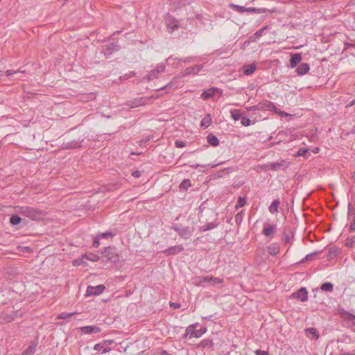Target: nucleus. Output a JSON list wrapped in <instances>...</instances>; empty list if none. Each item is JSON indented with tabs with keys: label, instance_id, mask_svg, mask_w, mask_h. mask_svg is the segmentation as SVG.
Segmentation results:
<instances>
[{
	"label": "nucleus",
	"instance_id": "nucleus-1",
	"mask_svg": "<svg viewBox=\"0 0 355 355\" xmlns=\"http://www.w3.org/2000/svg\"><path fill=\"white\" fill-rule=\"evenodd\" d=\"M17 212L31 220H40L44 216L42 210L29 206L17 207Z\"/></svg>",
	"mask_w": 355,
	"mask_h": 355
},
{
	"label": "nucleus",
	"instance_id": "nucleus-2",
	"mask_svg": "<svg viewBox=\"0 0 355 355\" xmlns=\"http://www.w3.org/2000/svg\"><path fill=\"white\" fill-rule=\"evenodd\" d=\"M101 257L103 262L121 263L122 261L121 257L117 253L116 250L111 247L105 248Z\"/></svg>",
	"mask_w": 355,
	"mask_h": 355
},
{
	"label": "nucleus",
	"instance_id": "nucleus-3",
	"mask_svg": "<svg viewBox=\"0 0 355 355\" xmlns=\"http://www.w3.org/2000/svg\"><path fill=\"white\" fill-rule=\"evenodd\" d=\"M336 314L340 316L347 327H352L355 325V315L346 311L343 307L338 306L336 309Z\"/></svg>",
	"mask_w": 355,
	"mask_h": 355
},
{
	"label": "nucleus",
	"instance_id": "nucleus-4",
	"mask_svg": "<svg viewBox=\"0 0 355 355\" xmlns=\"http://www.w3.org/2000/svg\"><path fill=\"white\" fill-rule=\"evenodd\" d=\"M198 324L189 326L186 329V333L184 335V337L187 338L189 336V338L201 337L207 331V328L200 327L199 329H198Z\"/></svg>",
	"mask_w": 355,
	"mask_h": 355
},
{
	"label": "nucleus",
	"instance_id": "nucleus-5",
	"mask_svg": "<svg viewBox=\"0 0 355 355\" xmlns=\"http://www.w3.org/2000/svg\"><path fill=\"white\" fill-rule=\"evenodd\" d=\"M158 96H143L130 100L127 102V105L131 108H135L139 106H143L148 103L153 98H157Z\"/></svg>",
	"mask_w": 355,
	"mask_h": 355
},
{
	"label": "nucleus",
	"instance_id": "nucleus-6",
	"mask_svg": "<svg viewBox=\"0 0 355 355\" xmlns=\"http://www.w3.org/2000/svg\"><path fill=\"white\" fill-rule=\"evenodd\" d=\"M165 70V65L162 63L157 64L155 69H152L148 74L144 78V80L150 81L157 78Z\"/></svg>",
	"mask_w": 355,
	"mask_h": 355
},
{
	"label": "nucleus",
	"instance_id": "nucleus-7",
	"mask_svg": "<svg viewBox=\"0 0 355 355\" xmlns=\"http://www.w3.org/2000/svg\"><path fill=\"white\" fill-rule=\"evenodd\" d=\"M231 6L234 8V10L243 13L245 12H254L258 14L264 13L266 10L265 8H245L241 6L231 4Z\"/></svg>",
	"mask_w": 355,
	"mask_h": 355
},
{
	"label": "nucleus",
	"instance_id": "nucleus-8",
	"mask_svg": "<svg viewBox=\"0 0 355 355\" xmlns=\"http://www.w3.org/2000/svg\"><path fill=\"white\" fill-rule=\"evenodd\" d=\"M277 230V226L276 224H268L264 223L262 230V234L270 239L274 237V235Z\"/></svg>",
	"mask_w": 355,
	"mask_h": 355
},
{
	"label": "nucleus",
	"instance_id": "nucleus-9",
	"mask_svg": "<svg viewBox=\"0 0 355 355\" xmlns=\"http://www.w3.org/2000/svg\"><path fill=\"white\" fill-rule=\"evenodd\" d=\"M202 69V65L200 64H195L193 66H190L185 69L183 71H182L181 75L180 76L184 77L190 75H196Z\"/></svg>",
	"mask_w": 355,
	"mask_h": 355
},
{
	"label": "nucleus",
	"instance_id": "nucleus-10",
	"mask_svg": "<svg viewBox=\"0 0 355 355\" xmlns=\"http://www.w3.org/2000/svg\"><path fill=\"white\" fill-rule=\"evenodd\" d=\"M291 297L304 302L308 300V292L305 288L302 287L297 291L293 293L291 295Z\"/></svg>",
	"mask_w": 355,
	"mask_h": 355
},
{
	"label": "nucleus",
	"instance_id": "nucleus-11",
	"mask_svg": "<svg viewBox=\"0 0 355 355\" xmlns=\"http://www.w3.org/2000/svg\"><path fill=\"white\" fill-rule=\"evenodd\" d=\"M105 289V287L104 285L100 284L96 286H89L87 288L86 291V296H92V295H98L101 294L104 290Z\"/></svg>",
	"mask_w": 355,
	"mask_h": 355
},
{
	"label": "nucleus",
	"instance_id": "nucleus-12",
	"mask_svg": "<svg viewBox=\"0 0 355 355\" xmlns=\"http://www.w3.org/2000/svg\"><path fill=\"white\" fill-rule=\"evenodd\" d=\"M288 166L285 160H281L280 162H270L266 164V167L272 171L284 170Z\"/></svg>",
	"mask_w": 355,
	"mask_h": 355
},
{
	"label": "nucleus",
	"instance_id": "nucleus-13",
	"mask_svg": "<svg viewBox=\"0 0 355 355\" xmlns=\"http://www.w3.org/2000/svg\"><path fill=\"white\" fill-rule=\"evenodd\" d=\"M165 23L168 33H173L178 28V21L171 15L166 17Z\"/></svg>",
	"mask_w": 355,
	"mask_h": 355
},
{
	"label": "nucleus",
	"instance_id": "nucleus-14",
	"mask_svg": "<svg viewBox=\"0 0 355 355\" xmlns=\"http://www.w3.org/2000/svg\"><path fill=\"white\" fill-rule=\"evenodd\" d=\"M80 331L85 334H97L101 331V329L95 325L81 327Z\"/></svg>",
	"mask_w": 355,
	"mask_h": 355
},
{
	"label": "nucleus",
	"instance_id": "nucleus-15",
	"mask_svg": "<svg viewBox=\"0 0 355 355\" xmlns=\"http://www.w3.org/2000/svg\"><path fill=\"white\" fill-rule=\"evenodd\" d=\"M83 139H78L77 140H73L71 141L66 142L63 144V148L67 149H74L82 146Z\"/></svg>",
	"mask_w": 355,
	"mask_h": 355
},
{
	"label": "nucleus",
	"instance_id": "nucleus-16",
	"mask_svg": "<svg viewBox=\"0 0 355 355\" xmlns=\"http://www.w3.org/2000/svg\"><path fill=\"white\" fill-rule=\"evenodd\" d=\"M193 232V228L192 227L179 228V236L187 240L191 236Z\"/></svg>",
	"mask_w": 355,
	"mask_h": 355
},
{
	"label": "nucleus",
	"instance_id": "nucleus-17",
	"mask_svg": "<svg viewBox=\"0 0 355 355\" xmlns=\"http://www.w3.org/2000/svg\"><path fill=\"white\" fill-rule=\"evenodd\" d=\"M16 317V313L12 311L11 313H2L0 315V322L7 323L12 321Z\"/></svg>",
	"mask_w": 355,
	"mask_h": 355
},
{
	"label": "nucleus",
	"instance_id": "nucleus-18",
	"mask_svg": "<svg viewBox=\"0 0 355 355\" xmlns=\"http://www.w3.org/2000/svg\"><path fill=\"white\" fill-rule=\"evenodd\" d=\"M117 50H119V46L115 43H111L103 49V53L107 58L112 54L113 52Z\"/></svg>",
	"mask_w": 355,
	"mask_h": 355
},
{
	"label": "nucleus",
	"instance_id": "nucleus-19",
	"mask_svg": "<svg viewBox=\"0 0 355 355\" xmlns=\"http://www.w3.org/2000/svg\"><path fill=\"white\" fill-rule=\"evenodd\" d=\"M217 91L218 88L211 87L208 89L203 91V92L201 94V97L203 99H209L210 98L214 97L216 95Z\"/></svg>",
	"mask_w": 355,
	"mask_h": 355
},
{
	"label": "nucleus",
	"instance_id": "nucleus-20",
	"mask_svg": "<svg viewBox=\"0 0 355 355\" xmlns=\"http://www.w3.org/2000/svg\"><path fill=\"white\" fill-rule=\"evenodd\" d=\"M301 60H302V54L301 53H297L293 54L291 55V58L290 60V67L294 68V67H297V65L298 64H300Z\"/></svg>",
	"mask_w": 355,
	"mask_h": 355
},
{
	"label": "nucleus",
	"instance_id": "nucleus-21",
	"mask_svg": "<svg viewBox=\"0 0 355 355\" xmlns=\"http://www.w3.org/2000/svg\"><path fill=\"white\" fill-rule=\"evenodd\" d=\"M306 335L313 340H318L319 334L318 330L314 327H310L305 329Z\"/></svg>",
	"mask_w": 355,
	"mask_h": 355
},
{
	"label": "nucleus",
	"instance_id": "nucleus-22",
	"mask_svg": "<svg viewBox=\"0 0 355 355\" xmlns=\"http://www.w3.org/2000/svg\"><path fill=\"white\" fill-rule=\"evenodd\" d=\"M310 67L307 63L300 64L296 69V72L299 76H303L309 72Z\"/></svg>",
	"mask_w": 355,
	"mask_h": 355
},
{
	"label": "nucleus",
	"instance_id": "nucleus-23",
	"mask_svg": "<svg viewBox=\"0 0 355 355\" xmlns=\"http://www.w3.org/2000/svg\"><path fill=\"white\" fill-rule=\"evenodd\" d=\"M280 205V200L279 198L275 199L268 207V210L270 214H275L279 211V206Z\"/></svg>",
	"mask_w": 355,
	"mask_h": 355
},
{
	"label": "nucleus",
	"instance_id": "nucleus-24",
	"mask_svg": "<svg viewBox=\"0 0 355 355\" xmlns=\"http://www.w3.org/2000/svg\"><path fill=\"white\" fill-rule=\"evenodd\" d=\"M279 245L278 243H274L268 247V251L271 256H275L279 252Z\"/></svg>",
	"mask_w": 355,
	"mask_h": 355
},
{
	"label": "nucleus",
	"instance_id": "nucleus-25",
	"mask_svg": "<svg viewBox=\"0 0 355 355\" xmlns=\"http://www.w3.org/2000/svg\"><path fill=\"white\" fill-rule=\"evenodd\" d=\"M207 141L210 145L213 146H217L219 144L218 137L212 133H210L207 135Z\"/></svg>",
	"mask_w": 355,
	"mask_h": 355
},
{
	"label": "nucleus",
	"instance_id": "nucleus-26",
	"mask_svg": "<svg viewBox=\"0 0 355 355\" xmlns=\"http://www.w3.org/2000/svg\"><path fill=\"white\" fill-rule=\"evenodd\" d=\"M256 64L255 63H252L251 64L244 66L243 67V73L246 76H250L256 70Z\"/></svg>",
	"mask_w": 355,
	"mask_h": 355
},
{
	"label": "nucleus",
	"instance_id": "nucleus-27",
	"mask_svg": "<svg viewBox=\"0 0 355 355\" xmlns=\"http://www.w3.org/2000/svg\"><path fill=\"white\" fill-rule=\"evenodd\" d=\"M212 119L210 114H207L205 117H204L201 122L200 126L204 128H207L211 123Z\"/></svg>",
	"mask_w": 355,
	"mask_h": 355
},
{
	"label": "nucleus",
	"instance_id": "nucleus-28",
	"mask_svg": "<svg viewBox=\"0 0 355 355\" xmlns=\"http://www.w3.org/2000/svg\"><path fill=\"white\" fill-rule=\"evenodd\" d=\"M37 344L33 343L28 347V348L21 355H33L35 352Z\"/></svg>",
	"mask_w": 355,
	"mask_h": 355
},
{
	"label": "nucleus",
	"instance_id": "nucleus-29",
	"mask_svg": "<svg viewBox=\"0 0 355 355\" xmlns=\"http://www.w3.org/2000/svg\"><path fill=\"white\" fill-rule=\"evenodd\" d=\"M191 187V180L189 179H185L179 185V189L187 191L189 187Z\"/></svg>",
	"mask_w": 355,
	"mask_h": 355
},
{
	"label": "nucleus",
	"instance_id": "nucleus-30",
	"mask_svg": "<svg viewBox=\"0 0 355 355\" xmlns=\"http://www.w3.org/2000/svg\"><path fill=\"white\" fill-rule=\"evenodd\" d=\"M217 226H218V223H207L206 225H202L200 227V230L202 231V232H206V231H208V230H213L215 227H216Z\"/></svg>",
	"mask_w": 355,
	"mask_h": 355
},
{
	"label": "nucleus",
	"instance_id": "nucleus-31",
	"mask_svg": "<svg viewBox=\"0 0 355 355\" xmlns=\"http://www.w3.org/2000/svg\"><path fill=\"white\" fill-rule=\"evenodd\" d=\"M320 288L323 291L331 292L334 288V285L331 282H325L322 284Z\"/></svg>",
	"mask_w": 355,
	"mask_h": 355
},
{
	"label": "nucleus",
	"instance_id": "nucleus-32",
	"mask_svg": "<svg viewBox=\"0 0 355 355\" xmlns=\"http://www.w3.org/2000/svg\"><path fill=\"white\" fill-rule=\"evenodd\" d=\"M94 349L96 351L102 350V354H105L110 352L111 349L110 347L103 348L102 343H97L94 345Z\"/></svg>",
	"mask_w": 355,
	"mask_h": 355
},
{
	"label": "nucleus",
	"instance_id": "nucleus-33",
	"mask_svg": "<svg viewBox=\"0 0 355 355\" xmlns=\"http://www.w3.org/2000/svg\"><path fill=\"white\" fill-rule=\"evenodd\" d=\"M21 221V218L19 216L14 214L10 218V223L13 225H19Z\"/></svg>",
	"mask_w": 355,
	"mask_h": 355
},
{
	"label": "nucleus",
	"instance_id": "nucleus-34",
	"mask_svg": "<svg viewBox=\"0 0 355 355\" xmlns=\"http://www.w3.org/2000/svg\"><path fill=\"white\" fill-rule=\"evenodd\" d=\"M83 258H85L89 261L95 262L99 260L100 257L97 254H84Z\"/></svg>",
	"mask_w": 355,
	"mask_h": 355
},
{
	"label": "nucleus",
	"instance_id": "nucleus-35",
	"mask_svg": "<svg viewBox=\"0 0 355 355\" xmlns=\"http://www.w3.org/2000/svg\"><path fill=\"white\" fill-rule=\"evenodd\" d=\"M351 216H352V220L349 227V231L353 232H355V209L352 211Z\"/></svg>",
	"mask_w": 355,
	"mask_h": 355
},
{
	"label": "nucleus",
	"instance_id": "nucleus-36",
	"mask_svg": "<svg viewBox=\"0 0 355 355\" xmlns=\"http://www.w3.org/2000/svg\"><path fill=\"white\" fill-rule=\"evenodd\" d=\"M246 203V200L245 198H243L241 196H239L238 198V200L236 202V204L235 205V208L236 209L242 207Z\"/></svg>",
	"mask_w": 355,
	"mask_h": 355
},
{
	"label": "nucleus",
	"instance_id": "nucleus-37",
	"mask_svg": "<svg viewBox=\"0 0 355 355\" xmlns=\"http://www.w3.org/2000/svg\"><path fill=\"white\" fill-rule=\"evenodd\" d=\"M75 314H76V312H72V313L62 312V313H60L58 315L57 318H58V319H67L68 318H70V317L73 316Z\"/></svg>",
	"mask_w": 355,
	"mask_h": 355
},
{
	"label": "nucleus",
	"instance_id": "nucleus-38",
	"mask_svg": "<svg viewBox=\"0 0 355 355\" xmlns=\"http://www.w3.org/2000/svg\"><path fill=\"white\" fill-rule=\"evenodd\" d=\"M223 282V279L218 277H214L210 276L209 283L211 285L220 284Z\"/></svg>",
	"mask_w": 355,
	"mask_h": 355
},
{
	"label": "nucleus",
	"instance_id": "nucleus-39",
	"mask_svg": "<svg viewBox=\"0 0 355 355\" xmlns=\"http://www.w3.org/2000/svg\"><path fill=\"white\" fill-rule=\"evenodd\" d=\"M317 252L310 253L306 255L299 263H302L307 261L313 260V257L316 255Z\"/></svg>",
	"mask_w": 355,
	"mask_h": 355
},
{
	"label": "nucleus",
	"instance_id": "nucleus-40",
	"mask_svg": "<svg viewBox=\"0 0 355 355\" xmlns=\"http://www.w3.org/2000/svg\"><path fill=\"white\" fill-rule=\"evenodd\" d=\"M355 244V237H348L346 239L345 245L347 247L352 248Z\"/></svg>",
	"mask_w": 355,
	"mask_h": 355
},
{
	"label": "nucleus",
	"instance_id": "nucleus-41",
	"mask_svg": "<svg viewBox=\"0 0 355 355\" xmlns=\"http://www.w3.org/2000/svg\"><path fill=\"white\" fill-rule=\"evenodd\" d=\"M231 116H232V118L235 121H238L240 119H241V112L238 110H234V112H232Z\"/></svg>",
	"mask_w": 355,
	"mask_h": 355
},
{
	"label": "nucleus",
	"instance_id": "nucleus-42",
	"mask_svg": "<svg viewBox=\"0 0 355 355\" xmlns=\"http://www.w3.org/2000/svg\"><path fill=\"white\" fill-rule=\"evenodd\" d=\"M309 155V149L305 148H301L298 150L297 153V156L306 157V155Z\"/></svg>",
	"mask_w": 355,
	"mask_h": 355
},
{
	"label": "nucleus",
	"instance_id": "nucleus-43",
	"mask_svg": "<svg viewBox=\"0 0 355 355\" xmlns=\"http://www.w3.org/2000/svg\"><path fill=\"white\" fill-rule=\"evenodd\" d=\"M270 103V101H266L264 103H260L258 104L259 110H270V107H268V103Z\"/></svg>",
	"mask_w": 355,
	"mask_h": 355
},
{
	"label": "nucleus",
	"instance_id": "nucleus-44",
	"mask_svg": "<svg viewBox=\"0 0 355 355\" xmlns=\"http://www.w3.org/2000/svg\"><path fill=\"white\" fill-rule=\"evenodd\" d=\"M241 123L244 126H248L251 124V121L246 116H243L241 119Z\"/></svg>",
	"mask_w": 355,
	"mask_h": 355
},
{
	"label": "nucleus",
	"instance_id": "nucleus-45",
	"mask_svg": "<svg viewBox=\"0 0 355 355\" xmlns=\"http://www.w3.org/2000/svg\"><path fill=\"white\" fill-rule=\"evenodd\" d=\"M268 28V26H263V28H260L259 30L257 31L254 33V36L256 37H261L263 34V32Z\"/></svg>",
	"mask_w": 355,
	"mask_h": 355
},
{
	"label": "nucleus",
	"instance_id": "nucleus-46",
	"mask_svg": "<svg viewBox=\"0 0 355 355\" xmlns=\"http://www.w3.org/2000/svg\"><path fill=\"white\" fill-rule=\"evenodd\" d=\"M210 276H201L199 277V283L200 284H207L209 283Z\"/></svg>",
	"mask_w": 355,
	"mask_h": 355
},
{
	"label": "nucleus",
	"instance_id": "nucleus-47",
	"mask_svg": "<svg viewBox=\"0 0 355 355\" xmlns=\"http://www.w3.org/2000/svg\"><path fill=\"white\" fill-rule=\"evenodd\" d=\"M114 234L111 232H106L98 235L100 238L107 239L108 237H112Z\"/></svg>",
	"mask_w": 355,
	"mask_h": 355
},
{
	"label": "nucleus",
	"instance_id": "nucleus-48",
	"mask_svg": "<svg viewBox=\"0 0 355 355\" xmlns=\"http://www.w3.org/2000/svg\"><path fill=\"white\" fill-rule=\"evenodd\" d=\"M83 263H84V261H83V257L81 259H74L72 262L73 266H79Z\"/></svg>",
	"mask_w": 355,
	"mask_h": 355
},
{
	"label": "nucleus",
	"instance_id": "nucleus-49",
	"mask_svg": "<svg viewBox=\"0 0 355 355\" xmlns=\"http://www.w3.org/2000/svg\"><path fill=\"white\" fill-rule=\"evenodd\" d=\"M268 107H270V110H273L275 113L277 114V112H282L281 110H279V109L277 108V107L275 106V105L273 103H268Z\"/></svg>",
	"mask_w": 355,
	"mask_h": 355
},
{
	"label": "nucleus",
	"instance_id": "nucleus-50",
	"mask_svg": "<svg viewBox=\"0 0 355 355\" xmlns=\"http://www.w3.org/2000/svg\"><path fill=\"white\" fill-rule=\"evenodd\" d=\"M24 73V71H13V70H7L6 71V73L8 76H10L12 74H17V73Z\"/></svg>",
	"mask_w": 355,
	"mask_h": 355
},
{
	"label": "nucleus",
	"instance_id": "nucleus-51",
	"mask_svg": "<svg viewBox=\"0 0 355 355\" xmlns=\"http://www.w3.org/2000/svg\"><path fill=\"white\" fill-rule=\"evenodd\" d=\"M101 239V238H100L98 236H97L94 239V242H93V244H92L93 247H94V248H98V247L99 246V245H100L99 239Z\"/></svg>",
	"mask_w": 355,
	"mask_h": 355
},
{
	"label": "nucleus",
	"instance_id": "nucleus-52",
	"mask_svg": "<svg viewBox=\"0 0 355 355\" xmlns=\"http://www.w3.org/2000/svg\"><path fill=\"white\" fill-rule=\"evenodd\" d=\"M255 354L257 355H270L268 352L263 351V350H261V349L256 350L255 351Z\"/></svg>",
	"mask_w": 355,
	"mask_h": 355
},
{
	"label": "nucleus",
	"instance_id": "nucleus-53",
	"mask_svg": "<svg viewBox=\"0 0 355 355\" xmlns=\"http://www.w3.org/2000/svg\"><path fill=\"white\" fill-rule=\"evenodd\" d=\"M132 175L135 178H139L141 176L140 171H135L132 173Z\"/></svg>",
	"mask_w": 355,
	"mask_h": 355
},
{
	"label": "nucleus",
	"instance_id": "nucleus-54",
	"mask_svg": "<svg viewBox=\"0 0 355 355\" xmlns=\"http://www.w3.org/2000/svg\"><path fill=\"white\" fill-rule=\"evenodd\" d=\"M354 44H351V43H349V42H345L344 43V50H347L348 49L349 47H354Z\"/></svg>",
	"mask_w": 355,
	"mask_h": 355
},
{
	"label": "nucleus",
	"instance_id": "nucleus-55",
	"mask_svg": "<svg viewBox=\"0 0 355 355\" xmlns=\"http://www.w3.org/2000/svg\"><path fill=\"white\" fill-rule=\"evenodd\" d=\"M189 166L193 168H197L198 167H205V165L198 164H190Z\"/></svg>",
	"mask_w": 355,
	"mask_h": 355
},
{
	"label": "nucleus",
	"instance_id": "nucleus-56",
	"mask_svg": "<svg viewBox=\"0 0 355 355\" xmlns=\"http://www.w3.org/2000/svg\"><path fill=\"white\" fill-rule=\"evenodd\" d=\"M259 106H258V104L256 105H253V106H251L250 107L248 108V110L249 111H255V110H259Z\"/></svg>",
	"mask_w": 355,
	"mask_h": 355
},
{
	"label": "nucleus",
	"instance_id": "nucleus-57",
	"mask_svg": "<svg viewBox=\"0 0 355 355\" xmlns=\"http://www.w3.org/2000/svg\"><path fill=\"white\" fill-rule=\"evenodd\" d=\"M152 136H148L144 139L140 141L141 145L150 140Z\"/></svg>",
	"mask_w": 355,
	"mask_h": 355
},
{
	"label": "nucleus",
	"instance_id": "nucleus-58",
	"mask_svg": "<svg viewBox=\"0 0 355 355\" xmlns=\"http://www.w3.org/2000/svg\"><path fill=\"white\" fill-rule=\"evenodd\" d=\"M289 240H290L289 236L288 234H285L283 237V241L285 243H288L289 241Z\"/></svg>",
	"mask_w": 355,
	"mask_h": 355
},
{
	"label": "nucleus",
	"instance_id": "nucleus-59",
	"mask_svg": "<svg viewBox=\"0 0 355 355\" xmlns=\"http://www.w3.org/2000/svg\"><path fill=\"white\" fill-rule=\"evenodd\" d=\"M354 105H355V98L353 101H352L350 103L347 104L345 107H346V108H349L350 107H352Z\"/></svg>",
	"mask_w": 355,
	"mask_h": 355
},
{
	"label": "nucleus",
	"instance_id": "nucleus-60",
	"mask_svg": "<svg viewBox=\"0 0 355 355\" xmlns=\"http://www.w3.org/2000/svg\"><path fill=\"white\" fill-rule=\"evenodd\" d=\"M277 114H279V116H283V117L288 116L289 115L288 113H286V112H284V111L277 112Z\"/></svg>",
	"mask_w": 355,
	"mask_h": 355
},
{
	"label": "nucleus",
	"instance_id": "nucleus-61",
	"mask_svg": "<svg viewBox=\"0 0 355 355\" xmlns=\"http://www.w3.org/2000/svg\"><path fill=\"white\" fill-rule=\"evenodd\" d=\"M175 249H176V248H175V247H174V248H170V249H168L166 252L167 253H168V254H171V253H173V254H174V253H175Z\"/></svg>",
	"mask_w": 355,
	"mask_h": 355
},
{
	"label": "nucleus",
	"instance_id": "nucleus-62",
	"mask_svg": "<svg viewBox=\"0 0 355 355\" xmlns=\"http://www.w3.org/2000/svg\"><path fill=\"white\" fill-rule=\"evenodd\" d=\"M170 305H171V306L173 307L174 309H178V303L171 302Z\"/></svg>",
	"mask_w": 355,
	"mask_h": 355
},
{
	"label": "nucleus",
	"instance_id": "nucleus-63",
	"mask_svg": "<svg viewBox=\"0 0 355 355\" xmlns=\"http://www.w3.org/2000/svg\"><path fill=\"white\" fill-rule=\"evenodd\" d=\"M184 146V143L182 141H179V148H182Z\"/></svg>",
	"mask_w": 355,
	"mask_h": 355
},
{
	"label": "nucleus",
	"instance_id": "nucleus-64",
	"mask_svg": "<svg viewBox=\"0 0 355 355\" xmlns=\"http://www.w3.org/2000/svg\"><path fill=\"white\" fill-rule=\"evenodd\" d=\"M162 355H171V354H168L166 351H162Z\"/></svg>",
	"mask_w": 355,
	"mask_h": 355
}]
</instances>
